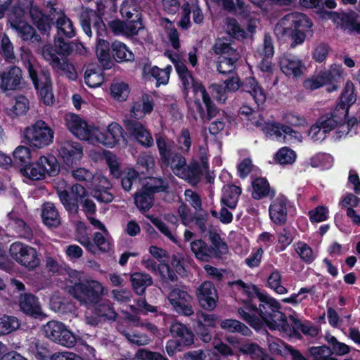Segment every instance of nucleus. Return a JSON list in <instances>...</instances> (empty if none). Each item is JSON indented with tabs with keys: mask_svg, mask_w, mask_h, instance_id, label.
Instances as JSON below:
<instances>
[{
	"mask_svg": "<svg viewBox=\"0 0 360 360\" xmlns=\"http://www.w3.org/2000/svg\"><path fill=\"white\" fill-rule=\"evenodd\" d=\"M167 183L160 178H150L143 185V188L153 194L167 188Z\"/></svg>",
	"mask_w": 360,
	"mask_h": 360,
	"instance_id": "nucleus-57",
	"label": "nucleus"
},
{
	"mask_svg": "<svg viewBox=\"0 0 360 360\" xmlns=\"http://www.w3.org/2000/svg\"><path fill=\"white\" fill-rule=\"evenodd\" d=\"M120 13L127 20L141 19L139 6L135 0H125L121 6Z\"/></svg>",
	"mask_w": 360,
	"mask_h": 360,
	"instance_id": "nucleus-43",
	"label": "nucleus"
},
{
	"mask_svg": "<svg viewBox=\"0 0 360 360\" xmlns=\"http://www.w3.org/2000/svg\"><path fill=\"white\" fill-rule=\"evenodd\" d=\"M20 326L18 319L13 316H4L0 318V336L11 333Z\"/></svg>",
	"mask_w": 360,
	"mask_h": 360,
	"instance_id": "nucleus-50",
	"label": "nucleus"
},
{
	"mask_svg": "<svg viewBox=\"0 0 360 360\" xmlns=\"http://www.w3.org/2000/svg\"><path fill=\"white\" fill-rule=\"evenodd\" d=\"M68 129L77 138L91 141L94 127L87 124L79 116L75 114H67L65 117Z\"/></svg>",
	"mask_w": 360,
	"mask_h": 360,
	"instance_id": "nucleus-17",
	"label": "nucleus"
},
{
	"mask_svg": "<svg viewBox=\"0 0 360 360\" xmlns=\"http://www.w3.org/2000/svg\"><path fill=\"white\" fill-rule=\"evenodd\" d=\"M112 96L118 101H124L129 95L128 85L124 82H115L111 85Z\"/></svg>",
	"mask_w": 360,
	"mask_h": 360,
	"instance_id": "nucleus-60",
	"label": "nucleus"
},
{
	"mask_svg": "<svg viewBox=\"0 0 360 360\" xmlns=\"http://www.w3.org/2000/svg\"><path fill=\"white\" fill-rule=\"evenodd\" d=\"M229 285L247 296V300H244L246 304L245 307L239 308L238 309V312L240 318L254 328H259L261 326L260 319L255 315H251L250 313L246 311V310H248V304L252 303V300L254 298L257 297L258 299V295L262 294L258 291L257 288L255 285L245 283L241 280L229 282Z\"/></svg>",
	"mask_w": 360,
	"mask_h": 360,
	"instance_id": "nucleus-7",
	"label": "nucleus"
},
{
	"mask_svg": "<svg viewBox=\"0 0 360 360\" xmlns=\"http://www.w3.org/2000/svg\"><path fill=\"white\" fill-rule=\"evenodd\" d=\"M330 18L338 25L360 34V15L354 11L333 13L330 14Z\"/></svg>",
	"mask_w": 360,
	"mask_h": 360,
	"instance_id": "nucleus-23",
	"label": "nucleus"
},
{
	"mask_svg": "<svg viewBox=\"0 0 360 360\" xmlns=\"http://www.w3.org/2000/svg\"><path fill=\"white\" fill-rule=\"evenodd\" d=\"M240 57V53H235L232 57L219 56L217 60V70L220 74L226 75L233 72L236 63Z\"/></svg>",
	"mask_w": 360,
	"mask_h": 360,
	"instance_id": "nucleus-39",
	"label": "nucleus"
},
{
	"mask_svg": "<svg viewBox=\"0 0 360 360\" xmlns=\"http://www.w3.org/2000/svg\"><path fill=\"white\" fill-rule=\"evenodd\" d=\"M167 299L177 314L184 316H191L194 314L193 297L184 289L179 287L172 288Z\"/></svg>",
	"mask_w": 360,
	"mask_h": 360,
	"instance_id": "nucleus-13",
	"label": "nucleus"
},
{
	"mask_svg": "<svg viewBox=\"0 0 360 360\" xmlns=\"http://www.w3.org/2000/svg\"><path fill=\"white\" fill-rule=\"evenodd\" d=\"M191 249L196 258L202 261H207L214 255V250L209 247L203 240H196L191 243Z\"/></svg>",
	"mask_w": 360,
	"mask_h": 360,
	"instance_id": "nucleus-38",
	"label": "nucleus"
},
{
	"mask_svg": "<svg viewBox=\"0 0 360 360\" xmlns=\"http://www.w3.org/2000/svg\"><path fill=\"white\" fill-rule=\"evenodd\" d=\"M8 21L13 30H14L18 37L23 41L32 40L39 41L40 37L34 29L25 20V15L20 9L8 13Z\"/></svg>",
	"mask_w": 360,
	"mask_h": 360,
	"instance_id": "nucleus-14",
	"label": "nucleus"
},
{
	"mask_svg": "<svg viewBox=\"0 0 360 360\" xmlns=\"http://www.w3.org/2000/svg\"><path fill=\"white\" fill-rule=\"evenodd\" d=\"M72 44L73 43L66 41L63 37L56 35L54 38L55 49L51 45L44 46L42 49V56L56 72L65 75L71 79H75L77 75L74 66L65 58H60L56 54V53L64 57L68 56L73 51Z\"/></svg>",
	"mask_w": 360,
	"mask_h": 360,
	"instance_id": "nucleus-2",
	"label": "nucleus"
},
{
	"mask_svg": "<svg viewBox=\"0 0 360 360\" xmlns=\"http://www.w3.org/2000/svg\"><path fill=\"white\" fill-rule=\"evenodd\" d=\"M312 26L309 18L302 13H291L285 15L276 24L274 32L278 37H282L288 29L305 31Z\"/></svg>",
	"mask_w": 360,
	"mask_h": 360,
	"instance_id": "nucleus-12",
	"label": "nucleus"
},
{
	"mask_svg": "<svg viewBox=\"0 0 360 360\" xmlns=\"http://www.w3.org/2000/svg\"><path fill=\"white\" fill-rule=\"evenodd\" d=\"M215 1L219 5H221L225 11L240 15L244 18H247L250 15V12L249 6H246L241 0H236V4L234 3L233 0Z\"/></svg>",
	"mask_w": 360,
	"mask_h": 360,
	"instance_id": "nucleus-35",
	"label": "nucleus"
},
{
	"mask_svg": "<svg viewBox=\"0 0 360 360\" xmlns=\"http://www.w3.org/2000/svg\"><path fill=\"white\" fill-rule=\"evenodd\" d=\"M170 333L174 337H179L183 345L189 346L194 342V335L185 325L174 323L170 326Z\"/></svg>",
	"mask_w": 360,
	"mask_h": 360,
	"instance_id": "nucleus-34",
	"label": "nucleus"
},
{
	"mask_svg": "<svg viewBox=\"0 0 360 360\" xmlns=\"http://www.w3.org/2000/svg\"><path fill=\"white\" fill-rule=\"evenodd\" d=\"M58 152L59 156L68 166L80 160L83 155L80 143L69 140L60 141Z\"/></svg>",
	"mask_w": 360,
	"mask_h": 360,
	"instance_id": "nucleus-18",
	"label": "nucleus"
},
{
	"mask_svg": "<svg viewBox=\"0 0 360 360\" xmlns=\"http://www.w3.org/2000/svg\"><path fill=\"white\" fill-rule=\"evenodd\" d=\"M176 72L181 79L185 91L192 89L195 96H200L205 104L209 119L212 117L215 109L212 105L211 98L205 87L199 82L194 80L192 74L188 71L184 63H178Z\"/></svg>",
	"mask_w": 360,
	"mask_h": 360,
	"instance_id": "nucleus-5",
	"label": "nucleus"
},
{
	"mask_svg": "<svg viewBox=\"0 0 360 360\" xmlns=\"http://www.w3.org/2000/svg\"><path fill=\"white\" fill-rule=\"evenodd\" d=\"M281 276L278 271H274L268 278L269 286L274 289L278 294H285L287 289L281 285Z\"/></svg>",
	"mask_w": 360,
	"mask_h": 360,
	"instance_id": "nucleus-64",
	"label": "nucleus"
},
{
	"mask_svg": "<svg viewBox=\"0 0 360 360\" xmlns=\"http://www.w3.org/2000/svg\"><path fill=\"white\" fill-rule=\"evenodd\" d=\"M288 125L281 123H267L263 127V131L269 136H275L278 138L281 137L283 134L285 133V127Z\"/></svg>",
	"mask_w": 360,
	"mask_h": 360,
	"instance_id": "nucleus-63",
	"label": "nucleus"
},
{
	"mask_svg": "<svg viewBox=\"0 0 360 360\" xmlns=\"http://www.w3.org/2000/svg\"><path fill=\"white\" fill-rule=\"evenodd\" d=\"M253 191L252 195L255 199H260L264 196H271L272 193L268 181L264 178H257L252 182Z\"/></svg>",
	"mask_w": 360,
	"mask_h": 360,
	"instance_id": "nucleus-44",
	"label": "nucleus"
},
{
	"mask_svg": "<svg viewBox=\"0 0 360 360\" xmlns=\"http://www.w3.org/2000/svg\"><path fill=\"white\" fill-rule=\"evenodd\" d=\"M222 329L230 333H239L245 336H250L252 331L244 323L235 319H225L220 321Z\"/></svg>",
	"mask_w": 360,
	"mask_h": 360,
	"instance_id": "nucleus-42",
	"label": "nucleus"
},
{
	"mask_svg": "<svg viewBox=\"0 0 360 360\" xmlns=\"http://www.w3.org/2000/svg\"><path fill=\"white\" fill-rule=\"evenodd\" d=\"M343 73V69L340 65L333 64L330 66V69L327 71L322 72V74L328 83H333L332 90L338 89L335 82L340 79Z\"/></svg>",
	"mask_w": 360,
	"mask_h": 360,
	"instance_id": "nucleus-53",
	"label": "nucleus"
},
{
	"mask_svg": "<svg viewBox=\"0 0 360 360\" xmlns=\"http://www.w3.org/2000/svg\"><path fill=\"white\" fill-rule=\"evenodd\" d=\"M171 71V66H167L165 69L153 67L151 68L150 74L157 80L158 85L166 84L169 81Z\"/></svg>",
	"mask_w": 360,
	"mask_h": 360,
	"instance_id": "nucleus-61",
	"label": "nucleus"
},
{
	"mask_svg": "<svg viewBox=\"0 0 360 360\" xmlns=\"http://www.w3.org/2000/svg\"><path fill=\"white\" fill-rule=\"evenodd\" d=\"M197 297L202 308L208 310L215 308L218 295L212 283L203 282L198 289Z\"/></svg>",
	"mask_w": 360,
	"mask_h": 360,
	"instance_id": "nucleus-20",
	"label": "nucleus"
},
{
	"mask_svg": "<svg viewBox=\"0 0 360 360\" xmlns=\"http://www.w3.org/2000/svg\"><path fill=\"white\" fill-rule=\"evenodd\" d=\"M289 327L290 328V333H284L285 335L292 337L296 336L301 330L304 335L310 337H315L318 335L319 330L316 327L304 325L300 321L296 319L293 316H290Z\"/></svg>",
	"mask_w": 360,
	"mask_h": 360,
	"instance_id": "nucleus-33",
	"label": "nucleus"
},
{
	"mask_svg": "<svg viewBox=\"0 0 360 360\" xmlns=\"http://www.w3.org/2000/svg\"><path fill=\"white\" fill-rule=\"evenodd\" d=\"M210 238L212 247H210L215 252L214 257H219L221 255L226 254L228 251L226 244L221 240L220 236L215 233L210 235Z\"/></svg>",
	"mask_w": 360,
	"mask_h": 360,
	"instance_id": "nucleus-59",
	"label": "nucleus"
},
{
	"mask_svg": "<svg viewBox=\"0 0 360 360\" xmlns=\"http://www.w3.org/2000/svg\"><path fill=\"white\" fill-rule=\"evenodd\" d=\"M23 79L22 70L15 65L0 72V89L4 91H15L20 87Z\"/></svg>",
	"mask_w": 360,
	"mask_h": 360,
	"instance_id": "nucleus-16",
	"label": "nucleus"
},
{
	"mask_svg": "<svg viewBox=\"0 0 360 360\" xmlns=\"http://www.w3.org/2000/svg\"><path fill=\"white\" fill-rule=\"evenodd\" d=\"M276 159L281 165H291L295 161L296 154L288 147H283L277 152Z\"/></svg>",
	"mask_w": 360,
	"mask_h": 360,
	"instance_id": "nucleus-56",
	"label": "nucleus"
},
{
	"mask_svg": "<svg viewBox=\"0 0 360 360\" xmlns=\"http://www.w3.org/2000/svg\"><path fill=\"white\" fill-rule=\"evenodd\" d=\"M260 302L257 307L253 303L248 304V310L256 312L271 330L282 333H290L289 322L286 316L280 311V304L274 298L266 295H258Z\"/></svg>",
	"mask_w": 360,
	"mask_h": 360,
	"instance_id": "nucleus-1",
	"label": "nucleus"
},
{
	"mask_svg": "<svg viewBox=\"0 0 360 360\" xmlns=\"http://www.w3.org/2000/svg\"><path fill=\"white\" fill-rule=\"evenodd\" d=\"M0 51L1 55L5 60L9 63H13L15 60V55L14 53V47L9 37L4 34L1 38Z\"/></svg>",
	"mask_w": 360,
	"mask_h": 360,
	"instance_id": "nucleus-51",
	"label": "nucleus"
},
{
	"mask_svg": "<svg viewBox=\"0 0 360 360\" xmlns=\"http://www.w3.org/2000/svg\"><path fill=\"white\" fill-rule=\"evenodd\" d=\"M292 346L285 344L280 339L273 338L268 340V347L270 352L273 354L281 356L289 355V351Z\"/></svg>",
	"mask_w": 360,
	"mask_h": 360,
	"instance_id": "nucleus-48",
	"label": "nucleus"
},
{
	"mask_svg": "<svg viewBox=\"0 0 360 360\" xmlns=\"http://www.w3.org/2000/svg\"><path fill=\"white\" fill-rule=\"evenodd\" d=\"M58 171V165L53 156H41L37 162L27 165L21 169L25 176L32 180L41 179L46 174L53 176Z\"/></svg>",
	"mask_w": 360,
	"mask_h": 360,
	"instance_id": "nucleus-9",
	"label": "nucleus"
},
{
	"mask_svg": "<svg viewBox=\"0 0 360 360\" xmlns=\"http://www.w3.org/2000/svg\"><path fill=\"white\" fill-rule=\"evenodd\" d=\"M35 88L39 90L41 100L44 104L49 105L53 103V94L52 92V84L50 75L44 72L38 78L37 70L30 60L25 63Z\"/></svg>",
	"mask_w": 360,
	"mask_h": 360,
	"instance_id": "nucleus-11",
	"label": "nucleus"
},
{
	"mask_svg": "<svg viewBox=\"0 0 360 360\" xmlns=\"http://www.w3.org/2000/svg\"><path fill=\"white\" fill-rule=\"evenodd\" d=\"M214 52L219 56H226L232 57L235 53H239L238 51L231 46L229 43L221 40H217L213 46Z\"/></svg>",
	"mask_w": 360,
	"mask_h": 360,
	"instance_id": "nucleus-58",
	"label": "nucleus"
},
{
	"mask_svg": "<svg viewBox=\"0 0 360 360\" xmlns=\"http://www.w3.org/2000/svg\"><path fill=\"white\" fill-rule=\"evenodd\" d=\"M9 252L11 257L20 265L30 271H33L41 264L38 251L33 247L20 242L13 243Z\"/></svg>",
	"mask_w": 360,
	"mask_h": 360,
	"instance_id": "nucleus-4",
	"label": "nucleus"
},
{
	"mask_svg": "<svg viewBox=\"0 0 360 360\" xmlns=\"http://www.w3.org/2000/svg\"><path fill=\"white\" fill-rule=\"evenodd\" d=\"M281 71L288 77H297L303 73L304 65L297 56L289 53L283 54L280 59Z\"/></svg>",
	"mask_w": 360,
	"mask_h": 360,
	"instance_id": "nucleus-21",
	"label": "nucleus"
},
{
	"mask_svg": "<svg viewBox=\"0 0 360 360\" xmlns=\"http://www.w3.org/2000/svg\"><path fill=\"white\" fill-rule=\"evenodd\" d=\"M56 13V27L57 28V36L64 37L68 39L73 38L76 35V28L72 21L60 9L52 8Z\"/></svg>",
	"mask_w": 360,
	"mask_h": 360,
	"instance_id": "nucleus-25",
	"label": "nucleus"
},
{
	"mask_svg": "<svg viewBox=\"0 0 360 360\" xmlns=\"http://www.w3.org/2000/svg\"><path fill=\"white\" fill-rule=\"evenodd\" d=\"M121 333L129 342L137 346L146 345L151 342V340L146 334L139 333H131L125 330L121 331Z\"/></svg>",
	"mask_w": 360,
	"mask_h": 360,
	"instance_id": "nucleus-55",
	"label": "nucleus"
},
{
	"mask_svg": "<svg viewBox=\"0 0 360 360\" xmlns=\"http://www.w3.org/2000/svg\"><path fill=\"white\" fill-rule=\"evenodd\" d=\"M44 335L51 341L67 347H72L76 338L61 322L50 321L43 326Z\"/></svg>",
	"mask_w": 360,
	"mask_h": 360,
	"instance_id": "nucleus-10",
	"label": "nucleus"
},
{
	"mask_svg": "<svg viewBox=\"0 0 360 360\" xmlns=\"http://www.w3.org/2000/svg\"><path fill=\"white\" fill-rule=\"evenodd\" d=\"M154 107V101L151 96L143 94L134 101L130 109V115L136 120L142 119L146 114L150 113Z\"/></svg>",
	"mask_w": 360,
	"mask_h": 360,
	"instance_id": "nucleus-28",
	"label": "nucleus"
},
{
	"mask_svg": "<svg viewBox=\"0 0 360 360\" xmlns=\"http://www.w3.org/2000/svg\"><path fill=\"white\" fill-rule=\"evenodd\" d=\"M94 197L101 202L108 203L112 201L114 196L109 192L112 185L108 179L101 175H94Z\"/></svg>",
	"mask_w": 360,
	"mask_h": 360,
	"instance_id": "nucleus-26",
	"label": "nucleus"
},
{
	"mask_svg": "<svg viewBox=\"0 0 360 360\" xmlns=\"http://www.w3.org/2000/svg\"><path fill=\"white\" fill-rule=\"evenodd\" d=\"M41 217L44 224L48 226H57L60 223V219L53 204L45 203L43 205Z\"/></svg>",
	"mask_w": 360,
	"mask_h": 360,
	"instance_id": "nucleus-41",
	"label": "nucleus"
},
{
	"mask_svg": "<svg viewBox=\"0 0 360 360\" xmlns=\"http://www.w3.org/2000/svg\"><path fill=\"white\" fill-rule=\"evenodd\" d=\"M347 115L346 111H340L335 108L330 113L326 114L321 117L317 121L322 127L323 131L329 133L337 127H342L346 122Z\"/></svg>",
	"mask_w": 360,
	"mask_h": 360,
	"instance_id": "nucleus-22",
	"label": "nucleus"
},
{
	"mask_svg": "<svg viewBox=\"0 0 360 360\" xmlns=\"http://www.w3.org/2000/svg\"><path fill=\"white\" fill-rule=\"evenodd\" d=\"M137 165L141 168V172H150L155 167L154 158L149 154H142L137 159Z\"/></svg>",
	"mask_w": 360,
	"mask_h": 360,
	"instance_id": "nucleus-62",
	"label": "nucleus"
},
{
	"mask_svg": "<svg viewBox=\"0 0 360 360\" xmlns=\"http://www.w3.org/2000/svg\"><path fill=\"white\" fill-rule=\"evenodd\" d=\"M131 281L134 290L137 295L144 294L147 287L153 283V279L148 274L137 272L131 276Z\"/></svg>",
	"mask_w": 360,
	"mask_h": 360,
	"instance_id": "nucleus-37",
	"label": "nucleus"
},
{
	"mask_svg": "<svg viewBox=\"0 0 360 360\" xmlns=\"http://www.w3.org/2000/svg\"><path fill=\"white\" fill-rule=\"evenodd\" d=\"M307 352L313 360H336L333 357V351L327 346L310 347Z\"/></svg>",
	"mask_w": 360,
	"mask_h": 360,
	"instance_id": "nucleus-47",
	"label": "nucleus"
},
{
	"mask_svg": "<svg viewBox=\"0 0 360 360\" xmlns=\"http://www.w3.org/2000/svg\"><path fill=\"white\" fill-rule=\"evenodd\" d=\"M19 307L23 313L30 316L38 318L44 315L38 299L32 294L20 295Z\"/></svg>",
	"mask_w": 360,
	"mask_h": 360,
	"instance_id": "nucleus-27",
	"label": "nucleus"
},
{
	"mask_svg": "<svg viewBox=\"0 0 360 360\" xmlns=\"http://www.w3.org/2000/svg\"><path fill=\"white\" fill-rule=\"evenodd\" d=\"M163 163L169 167L176 176L191 185H196L201 179L202 171L199 165L195 162L187 165L186 158L179 153H174Z\"/></svg>",
	"mask_w": 360,
	"mask_h": 360,
	"instance_id": "nucleus-3",
	"label": "nucleus"
},
{
	"mask_svg": "<svg viewBox=\"0 0 360 360\" xmlns=\"http://www.w3.org/2000/svg\"><path fill=\"white\" fill-rule=\"evenodd\" d=\"M356 95L354 94V86L351 82H347L344 90L341 94L340 102L335 108L346 111V115H348L349 107L356 101Z\"/></svg>",
	"mask_w": 360,
	"mask_h": 360,
	"instance_id": "nucleus-32",
	"label": "nucleus"
},
{
	"mask_svg": "<svg viewBox=\"0 0 360 360\" xmlns=\"http://www.w3.org/2000/svg\"><path fill=\"white\" fill-rule=\"evenodd\" d=\"M104 81L103 75L92 68H88L84 73V82L89 87L99 86Z\"/></svg>",
	"mask_w": 360,
	"mask_h": 360,
	"instance_id": "nucleus-54",
	"label": "nucleus"
},
{
	"mask_svg": "<svg viewBox=\"0 0 360 360\" xmlns=\"http://www.w3.org/2000/svg\"><path fill=\"white\" fill-rule=\"evenodd\" d=\"M243 90L252 96L257 106L264 103L266 98L265 91L254 77L246 78Z\"/></svg>",
	"mask_w": 360,
	"mask_h": 360,
	"instance_id": "nucleus-29",
	"label": "nucleus"
},
{
	"mask_svg": "<svg viewBox=\"0 0 360 360\" xmlns=\"http://www.w3.org/2000/svg\"><path fill=\"white\" fill-rule=\"evenodd\" d=\"M239 351L244 355H248L252 360H257L264 349L257 343L248 341L241 344Z\"/></svg>",
	"mask_w": 360,
	"mask_h": 360,
	"instance_id": "nucleus-52",
	"label": "nucleus"
},
{
	"mask_svg": "<svg viewBox=\"0 0 360 360\" xmlns=\"http://www.w3.org/2000/svg\"><path fill=\"white\" fill-rule=\"evenodd\" d=\"M155 139L160 159L162 162H165L174 154L172 153L174 143L166 140L159 134L155 135Z\"/></svg>",
	"mask_w": 360,
	"mask_h": 360,
	"instance_id": "nucleus-46",
	"label": "nucleus"
},
{
	"mask_svg": "<svg viewBox=\"0 0 360 360\" xmlns=\"http://www.w3.org/2000/svg\"><path fill=\"white\" fill-rule=\"evenodd\" d=\"M124 127L128 132L133 136L137 141L145 147H151L154 141L151 134L140 122L127 120L124 122Z\"/></svg>",
	"mask_w": 360,
	"mask_h": 360,
	"instance_id": "nucleus-19",
	"label": "nucleus"
},
{
	"mask_svg": "<svg viewBox=\"0 0 360 360\" xmlns=\"http://www.w3.org/2000/svg\"><path fill=\"white\" fill-rule=\"evenodd\" d=\"M240 193V187L235 185H225L222 188L221 203L231 209L236 208Z\"/></svg>",
	"mask_w": 360,
	"mask_h": 360,
	"instance_id": "nucleus-31",
	"label": "nucleus"
},
{
	"mask_svg": "<svg viewBox=\"0 0 360 360\" xmlns=\"http://www.w3.org/2000/svg\"><path fill=\"white\" fill-rule=\"evenodd\" d=\"M53 130L43 120H37L25 130V137L30 145L41 148L53 141Z\"/></svg>",
	"mask_w": 360,
	"mask_h": 360,
	"instance_id": "nucleus-8",
	"label": "nucleus"
},
{
	"mask_svg": "<svg viewBox=\"0 0 360 360\" xmlns=\"http://www.w3.org/2000/svg\"><path fill=\"white\" fill-rule=\"evenodd\" d=\"M134 198L136 206L142 212L148 211L153 205V194L143 187L134 194Z\"/></svg>",
	"mask_w": 360,
	"mask_h": 360,
	"instance_id": "nucleus-40",
	"label": "nucleus"
},
{
	"mask_svg": "<svg viewBox=\"0 0 360 360\" xmlns=\"http://www.w3.org/2000/svg\"><path fill=\"white\" fill-rule=\"evenodd\" d=\"M95 312L98 316L110 321H115L117 314L113 309L112 303L109 300L96 304Z\"/></svg>",
	"mask_w": 360,
	"mask_h": 360,
	"instance_id": "nucleus-45",
	"label": "nucleus"
},
{
	"mask_svg": "<svg viewBox=\"0 0 360 360\" xmlns=\"http://www.w3.org/2000/svg\"><path fill=\"white\" fill-rule=\"evenodd\" d=\"M30 16L32 22L41 33L49 34L51 29V20L41 12L38 6L32 4L30 6Z\"/></svg>",
	"mask_w": 360,
	"mask_h": 360,
	"instance_id": "nucleus-30",
	"label": "nucleus"
},
{
	"mask_svg": "<svg viewBox=\"0 0 360 360\" xmlns=\"http://www.w3.org/2000/svg\"><path fill=\"white\" fill-rule=\"evenodd\" d=\"M226 30L229 35L236 39L240 40L247 37L245 31L241 28L238 21L233 18L226 19Z\"/></svg>",
	"mask_w": 360,
	"mask_h": 360,
	"instance_id": "nucleus-49",
	"label": "nucleus"
},
{
	"mask_svg": "<svg viewBox=\"0 0 360 360\" xmlns=\"http://www.w3.org/2000/svg\"><path fill=\"white\" fill-rule=\"evenodd\" d=\"M287 200L281 195H278L271 202L269 206V216L271 221L276 224H283L287 219Z\"/></svg>",
	"mask_w": 360,
	"mask_h": 360,
	"instance_id": "nucleus-24",
	"label": "nucleus"
},
{
	"mask_svg": "<svg viewBox=\"0 0 360 360\" xmlns=\"http://www.w3.org/2000/svg\"><path fill=\"white\" fill-rule=\"evenodd\" d=\"M123 136V129L117 122H112L107 127L106 131L104 133L99 129L94 127L92 131L91 143H99L103 145L112 147Z\"/></svg>",
	"mask_w": 360,
	"mask_h": 360,
	"instance_id": "nucleus-15",
	"label": "nucleus"
},
{
	"mask_svg": "<svg viewBox=\"0 0 360 360\" xmlns=\"http://www.w3.org/2000/svg\"><path fill=\"white\" fill-rule=\"evenodd\" d=\"M104 290L101 283L92 280L76 283L72 288V294L80 303L94 305L100 302Z\"/></svg>",
	"mask_w": 360,
	"mask_h": 360,
	"instance_id": "nucleus-6",
	"label": "nucleus"
},
{
	"mask_svg": "<svg viewBox=\"0 0 360 360\" xmlns=\"http://www.w3.org/2000/svg\"><path fill=\"white\" fill-rule=\"evenodd\" d=\"M111 51L114 59L118 63L132 61L134 59V53L121 41H114L111 44Z\"/></svg>",
	"mask_w": 360,
	"mask_h": 360,
	"instance_id": "nucleus-36",
	"label": "nucleus"
}]
</instances>
